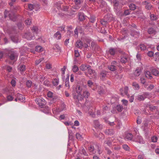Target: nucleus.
<instances>
[{"mask_svg":"<svg viewBox=\"0 0 159 159\" xmlns=\"http://www.w3.org/2000/svg\"><path fill=\"white\" fill-rule=\"evenodd\" d=\"M7 99L8 101H11L13 100V98L11 96L9 95L7 96Z\"/></svg>","mask_w":159,"mask_h":159,"instance_id":"50","label":"nucleus"},{"mask_svg":"<svg viewBox=\"0 0 159 159\" xmlns=\"http://www.w3.org/2000/svg\"><path fill=\"white\" fill-rule=\"evenodd\" d=\"M123 148L126 151H129V147L126 144H124L122 145Z\"/></svg>","mask_w":159,"mask_h":159,"instance_id":"47","label":"nucleus"},{"mask_svg":"<svg viewBox=\"0 0 159 159\" xmlns=\"http://www.w3.org/2000/svg\"><path fill=\"white\" fill-rule=\"evenodd\" d=\"M152 142H156L157 140V137L156 136H153L151 138Z\"/></svg>","mask_w":159,"mask_h":159,"instance_id":"48","label":"nucleus"},{"mask_svg":"<svg viewBox=\"0 0 159 159\" xmlns=\"http://www.w3.org/2000/svg\"><path fill=\"white\" fill-rule=\"evenodd\" d=\"M133 137V135L131 133H127L126 135L125 139V140H131Z\"/></svg>","mask_w":159,"mask_h":159,"instance_id":"20","label":"nucleus"},{"mask_svg":"<svg viewBox=\"0 0 159 159\" xmlns=\"http://www.w3.org/2000/svg\"><path fill=\"white\" fill-rule=\"evenodd\" d=\"M144 98V96L143 95H139L138 96L137 99L139 101L143 100Z\"/></svg>","mask_w":159,"mask_h":159,"instance_id":"45","label":"nucleus"},{"mask_svg":"<svg viewBox=\"0 0 159 159\" xmlns=\"http://www.w3.org/2000/svg\"><path fill=\"white\" fill-rule=\"evenodd\" d=\"M90 67H91L90 66L85 64H82L80 66V68L82 71H85V70H87L88 68Z\"/></svg>","mask_w":159,"mask_h":159,"instance_id":"11","label":"nucleus"},{"mask_svg":"<svg viewBox=\"0 0 159 159\" xmlns=\"http://www.w3.org/2000/svg\"><path fill=\"white\" fill-rule=\"evenodd\" d=\"M75 6H74V8L76 9H79L81 6L80 1V0H75Z\"/></svg>","mask_w":159,"mask_h":159,"instance_id":"12","label":"nucleus"},{"mask_svg":"<svg viewBox=\"0 0 159 159\" xmlns=\"http://www.w3.org/2000/svg\"><path fill=\"white\" fill-rule=\"evenodd\" d=\"M87 85L88 86L91 88H92L93 86V84L91 80H89L87 82Z\"/></svg>","mask_w":159,"mask_h":159,"instance_id":"39","label":"nucleus"},{"mask_svg":"<svg viewBox=\"0 0 159 159\" xmlns=\"http://www.w3.org/2000/svg\"><path fill=\"white\" fill-rule=\"evenodd\" d=\"M154 53L152 51H149L148 53V55L150 57H152Z\"/></svg>","mask_w":159,"mask_h":159,"instance_id":"62","label":"nucleus"},{"mask_svg":"<svg viewBox=\"0 0 159 159\" xmlns=\"http://www.w3.org/2000/svg\"><path fill=\"white\" fill-rule=\"evenodd\" d=\"M53 49L56 52H60V47L57 44H55L53 46Z\"/></svg>","mask_w":159,"mask_h":159,"instance_id":"19","label":"nucleus"},{"mask_svg":"<svg viewBox=\"0 0 159 159\" xmlns=\"http://www.w3.org/2000/svg\"><path fill=\"white\" fill-rule=\"evenodd\" d=\"M33 32L36 34L37 33V32L38 30V28L36 26H34L31 29Z\"/></svg>","mask_w":159,"mask_h":159,"instance_id":"41","label":"nucleus"},{"mask_svg":"<svg viewBox=\"0 0 159 159\" xmlns=\"http://www.w3.org/2000/svg\"><path fill=\"white\" fill-rule=\"evenodd\" d=\"M152 74L156 76H157L159 75V71L157 69H152Z\"/></svg>","mask_w":159,"mask_h":159,"instance_id":"26","label":"nucleus"},{"mask_svg":"<svg viewBox=\"0 0 159 159\" xmlns=\"http://www.w3.org/2000/svg\"><path fill=\"white\" fill-rule=\"evenodd\" d=\"M137 139H136V141L140 143H143V141L142 138L141 136L137 135Z\"/></svg>","mask_w":159,"mask_h":159,"instance_id":"32","label":"nucleus"},{"mask_svg":"<svg viewBox=\"0 0 159 159\" xmlns=\"http://www.w3.org/2000/svg\"><path fill=\"white\" fill-rule=\"evenodd\" d=\"M31 34V33L29 32L26 33L24 35V37L29 40L34 39V36H32Z\"/></svg>","mask_w":159,"mask_h":159,"instance_id":"9","label":"nucleus"},{"mask_svg":"<svg viewBox=\"0 0 159 159\" xmlns=\"http://www.w3.org/2000/svg\"><path fill=\"white\" fill-rule=\"evenodd\" d=\"M26 85L28 88L30 87L32 85V82L30 80H27L26 83Z\"/></svg>","mask_w":159,"mask_h":159,"instance_id":"38","label":"nucleus"},{"mask_svg":"<svg viewBox=\"0 0 159 159\" xmlns=\"http://www.w3.org/2000/svg\"><path fill=\"white\" fill-rule=\"evenodd\" d=\"M35 101L36 103L40 107L44 105L45 104L44 99L42 98H36L35 100Z\"/></svg>","mask_w":159,"mask_h":159,"instance_id":"8","label":"nucleus"},{"mask_svg":"<svg viewBox=\"0 0 159 159\" xmlns=\"http://www.w3.org/2000/svg\"><path fill=\"white\" fill-rule=\"evenodd\" d=\"M116 108L119 112H121L123 109V107L120 105H118L116 106Z\"/></svg>","mask_w":159,"mask_h":159,"instance_id":"40","label":"nucleus"},{"mask_svg":"<svg viewBox=\"0 0 159 159\" xmlns=\"http://www.w3.org/2000/svg\"><path fill=\"white\" fill-rule=\"evenodd\" d=\"M97 89L98 92L100 94H102L103 92V89L101 87L98 86Z\"/></svg>","mask_w":159,"mask_h":159,"instance_id":"27","label":"nucleus"},{"mask_svg":"<svg viewBox=\"0 0 159 159\" xmlns=\"http://www.w3.org/2000/svg\"><path fill=\"white\" fill-rule=\"evenodd\" d=\"M79 19L80 21H82L85 19V16L83 13H79L78 14Z\"/></svg>","mask_w":159,"mask_h":159,"instance_id":"30","label":"nucleus"},{"mask_svg":"<svg viewBox=\"0 0 159 159\" xmlns=\"http://www.w3.org/2000/svg\"><path fill=\"white\" fill-rule=\"evenodd\" d=\"M145 87L147 89V90L150 91L154 88V86L153 84H151L148 86L147 85H145Z\"/></svg>","mask_w":159,"mask_h":159,"instance_id":"29","label":"nucleus"},{"mask_svg":"<svg viewBox=\"0 0 159 159\" xmlns=\"http://www.w3.org/2000/svg\"><path fill=\"white\" fill-rule=\"evenodd\" d=\"M128 59L125 54L123 56L121 57L120 61L121 63H125L128 61Z\"/></svg>","mask_w":159,"mask_h":159,"instance_id":"14","label":"nucleus"},{"mask_svg":"<svg viewBox=\"0 0 159 159\" xmlns=\"http://www.w3.org/2000/svg\"><path fill=\"white\" fill-rule=\"evenodd\" d=\"M43 50V48L40 46H37L36 47L35 51L37 52H41Z\"/></svg>","mask_w":159,"mask_h":159,"instance_id":"34","label":"nucleus"},{"mask_svg":"<svg viewBox=\"0 0 159 159\" xmlns=\"http://www.w3.org/2000/svg\"><path fill=\"white\" fill-rule=\"evenodd\" d=\"M105 143L107 144L108 145L110 146L111 144V140L110 139H108L105 142Z\"/></svg>","mask_w":159,"mask_h":159,"instance_id":"58","label":"nucleus"},{"mask_svg":"<svg viewBox=\"0 0 159 159\" xmlns=\"http://www.w3.org/2000/svg\"><path fill=\"white\" fill-rule=\"evenodd\" d=\"M148 33L150 34H155L157 33L156 30L154 29L153 28H150L148 30Z\"/></svg>","mask_w":159,"mask_h":159,"instance_id":"17","label":"nucleus"},{"mask_svg":"<svg viewBox=\"0 0 159 159\" xmlns=\"http://www.w3.org/2000/svg\"><path fill=\"white\" fill-rule=\"evenodd\" d=\"M129 7L130 9L132 10H134L136 9V7L134 4H131L129 5Z\"/></svg>","mask_w":159,"mask_h":159,"instance_id":"42","label":"nucleus"},{"mask_svg":"<svg viewBox=\"0 0 159 159\" xmlns=\"http://www.w3.org/2000/svg\"><path fill=\"white\" fill-rule=\"evenodd\" d=\"M54 38L57 39H60L61 38V34L59 31H57L54 35Z\"/></svg>","mask_w":159,"mask_h":159,"instance_id":"21","label":"nucleus"},{"mask_svg":"<svg viewBox=\"0 0 159 159\" xmlns=\"http://www.w3.org/2000/svg\"><path fill=\"white\" fill-rule=\"evenodd\" d=\"M123 104L125 106H127L128 103V101L125 99H123L121 100Z\"/></svg>","mask_w":159,"mask_h":159,"instance_id":"54","label":"nucleus"},{"mask_svg":"<svg viewBox=\"0 0 159 159\" xmlns=\"http://www.w3.org/2000/svg\"><path fill=\"white\" fill-rule=\"evenodd\" d=\"M53 93L51 91H49L47 93V96L49 98H52L53 97Z\"/></svg>","mask_w":159,"mask_h":159,"instance_id":"49","label":"nucleus"},{"mask_svg":"<svg viewBox=\"0 0 159 159\" xmlns=\"http://www.w3.org/2000/svg\"><path fill=\"white\" fill-rule=\"evenodd\" d=\"M75 56L76 57H78L80 56L79 52L78 50H75Z\"/></svg>","mask_w":159,"mask_h":159,"instance_id":"52","label":"nucleus"},{"mask_svg":"<svg viewBox=\"0 0 159 159\" xmlns=\"http://www.w3.org/2000/svg\"><path fill=\"white\" fill-rule=\"evenodd\" d=\"M90 95L89 92L86 90L83 91V94H81L79 97V99L77 100L79 101V100H81L83 99L84 98H88Z\"/></svg>","mask_w":159,"mask_h":159,"instance_id":"7","label":"nucleus"},{"mask_svg":"<svg viewBox=\"0 0 159 159\" xmlns=\"http://www.w3.org/2000/svg\"><path fill=\"white\" fill-rule=\"evenodd\" d=\"M145 75L146 77L150 79H152V74L150 71H146L145 73Z\"/></svg>","mask_w":159,"mask_h":159,"instance_id":"23","label":"nucleus"},{"mask_svg":"<svg viewBox=\"0 0 159 159\" xmlns=\"http://www.w3.org/2000/svg\"><path fill=\"white\" fill-rule=\"evenodd\" d=\"M88 75H89L90 78L92 79L95 78L97 76V74L95 73V71L91 69V67L88 68L87 70Z\"/></svg>","mask_w":159,"mask_h":159,"instance_id":"5","label":"nucleus"},{"mask_svg":"<svg viewBox=\"0 0 159 159\" xmlns=\"http://www.w3.org/2000/svg\"><path fill=\"white\" fill-rule=\"evenodd\" d=\"M25 8H28L30 10L34 9L36 11L39 8V5L36 4H29L27 5H25Z\"/></svg>","mask_w":159,"mask_h":159,"instance_id":"6","label":"nucleus"},{"mask_svg":"<svg viewBox=\"0 0 159 159\" xmlns=\"http://www.w3.org/2000/svg\"><path fill=\"white\" fill-rule=\"evenodd\" d=\"M12 41L14 43H17L18 41V39L17 36H12L11 37Z\"/></svg>","mask_w":159,"mask_h":159,"instance_id":"31","label":"nucleus"},{"mask_svg":"<svg viewBox=\"0 0 159 159\" xmlns=\"http://www.w3.org/2000/svg\"><path fill=\"white\" fill-rule=\"evenodd\" d=\"M116 62L113 61L111 63V65L108 67L109 70L111 71H114L116 70V67L114 65L115 64Z\"/></svg>","mask_w":159,"mask_h":159,"instance_id":"13","label":"nucleus"},{"mask_svg":"<svg viewBox=\"0 0 159 159\" xmlns=\"http://www.w3.org/2000/svg\"><path fill=\"white\" fill-rule=\"evenodd\" d=\"M142 71V70L140 68L137 69L134 73V75L136 76H139L140 75Z\"/></svg>","mask_w":159,"mask_h":159,"instance_id":"18","label":"nucleus"},{"mask_svg":"<svg viewBox=\"0 0 159 159\" xmlns=\"http://www.w3.org/2000/svg\"><path fill=\"white\" fill-rule=\"evenodd\" d=\"M16 1V0H10L9 5L10 6H12Z\"/></svg>","mask_w":159,"mask_h":159,"instance_id":"56","label":"nucleus"},{"mask_svg":"<svg viewBox=\"0 0 159 159\" xmlns=\"http://www.w3.org/2000/svg\"><path fill=\"white\" fill-rule=\"evenodd\" d=\"M107 73L105 71H103L101 72L100 74V76L101 79L104 80L107 76Z\"/></svg>","mask_w":159,"mask_h":159,"instance_id":"16","label":"nucleus"},{"mask_svg":"<svg viewBox=\"0 0 159 159\" xmlns=\"http://www.w3.org/2000/svg\"><path fill=\"white\" fill-rule=\"evenodd\" d=\"M65 85L66 87H68L69 89L70 87V85L69 84V81L68 80H66L65 82Z\"/></svg>","mask_w":159,"mask_h":159,"instance_id":"61","label":"nucleus"},{"mask_svg":"<svg viewBox=\"0 0 159 159\" xmlns=\"http://www.w3.org/2000/svg\"><path fill=\"white\" fill-rule=\"evenodd\" d=\"M93 126L96 128H100V125L98 120H94L93 122Z\"/></svg>","mask_w":159,"mask_h":159,"instance_id":"25","label":"nucleus"},{"mask_svg":"<svg viewBox=\"0 0 159 159\" xmlns=\"http://www.w3.org/2000/svg\"><path fill=\"white\" fill-rule=\"evenodd\" d=\"M76 46L78 48L82 49L83 48H87L88 46V45L86 43L83 44L82 42L80 40L77 41L76 43Z\"/></svg>","mask_w":159,"mask_h":159,"instance_id":"4","label":"nucleus"},{"mask_svg":"<svg viewBox=\"0 0 159 159\" xmlns=\"http://www.w3.org/2000/svg\"><path fill=\"white\" fill-rule=\"evenodd\" d=\"M25 24L26 25H30L31 23V20L30 19H28L25 21Z\"/></svg>","mask_w":159,"mask_h":159,"instance_id":"53","label":"nucleus"},{"mask_svg":"<svg viewBox=\"0 0 159 159\" xmlns=\"http://www.w3.org/2000/svg\"><path fill=\"white\" fill-rule=\"evenodd\" d=\"M26 66L24 65H19L18 69V70L21 73L24 71L26 70Z\"/></svg>","mask_w":159,"mask_h":159,"instance_id":"15","label":"nucleus"},{"mask_svg":"<svg viewBox=\"0 0 159 159\" xmlns=\"http://www.w3.org/2000/svg\"><path fill=\"white\" fill-rule=\"evenodd\" d=\"M7 70L9 72L11 71L12 70V67L9 66H6Z\"/></svg>","mask_w":159,"mask_h":159,"instance_id":"60","label":"nucleus"},{"mask_svg":"<svg viewBox=\"0 0 159 159\" xmlns=\"http://www.w3.org/2000/svg\"><path fill=\"white\" fill-rule=\"evenodd\" d=\"M8 56L11 60L16 61L18 57V54L16 52L10 51L9 52Z\"/></svg>","mask_w":159,"mask_h":159,"instance_id":"3","label":"nucleus"},{"mask_svg":"<svg viewBox=\"0 0 159 159\" xmlns=\"http://www.w3.org/2000/svg\"><path fill=\"white\" fill-rule=\"evenodd\" d=\"M16 97L18 99V100H19L21 102H24L25 101V98L24 96L22 95L17 93L16 94Z\"/></svg>","mask_w":159,"mask_h":159,"instance_id":"10","label":"nucleus"},{"mask_svg":"<svg viewBox=\"0 0 159 159\" xmlns=\"http://www.w3.org/2000/svg\"><path fill=\"white\" fill-rule=\"evenodd\" d=\"M52 83L54 86H57L58 84L59 80L58 78L54 79L52 80Z\"/></svg>","mask_w":159,"mask_h":159,"instance_id":"22","label":"nucleus"},{"mask_svg":"<svg viewBox=\"0 0 159 159\" xmlns=\"http://www.w3.org/2000/svg\"><path fill=\"white\" fill-rule=\"evenodd\" d=\"M124 93L125 94L127 95L128 93V88L127 87H125L124 88Z\"/></svg>","mask_w":159,"mask_h":159,"instance_id":"63","label":"nucleus"},{"mask_svg":"<svg viewBox=\"0 0 159 159\" xmlns=\"http://www.w3.org/2000/svg\"><path fill=\"white\" fill-rule=\"evenodd\" d=\"M90 154L92 155L95 153L94 147L93 146H91L89 148Z\"/></svg>","mask_w":159,"mask_h":159,"instance_id":"24","label":"nucleus"},{"mask_svg":"<svg viewBox=\"0 0 159 159\" xmlns=\"http://www.w3.org/2000/svg\"><path fill=\"white\" fill-rule=\"evenodd\" d=\"M76 138L79 140H81L83 138L81 135L79 133H77L76 134Z\"/></svg>","mask_w":159,"mask_h":159,"instance_id":"43","label":"nucleus"},{"mask_svg":"<svg viewBox=\"0 0 159 159\" xmlns=\"http://www.w3.org/2000/svg\"><path fill=\"white\" fill-rule=\"evenodd\" d=\"M43 60V58H41L39 59V60H36V61H35V64L37 65L39 64Z\"/></svg>","mask_w":159,"mask_h":159,"instance_id":"55","label":"nucleus"},{"mask_svg":"<svg viewBox=\"0 0 159 159\" xmlns=\"http://www.w3.org/2000/svg\"><path fill=\"white\" fill-rule=\"evenodd\" d=\"M4 15L5 18L8 16L10 19L11 20L15 21L16 20V16L13 12H11V11H8L5 10L4 13Z\"/></svg>","mask_w":159,"mask_h":159,"instance_id":"2","label":"nucleus"},{"mask_svg":"<svg viewBox=\"0 0 159 159\" xmlns=\"http://www.w3.org/2000/svg\"><path fill=\"white\" fill-rule=\"evenodd\" d=\"M82 91V87L79 85H77L75 90H74L72 92V95L73 96V98L77 100L79 99V97L81 95Z\"/></svg>","mask_w":159,"mask_h":159,"instance_id":"1","label":"nucleus"},{"mask_svg":"<svg viewBox=\"0 0 159 159\" xmlns=\"http://www.w3.org/2000/svg\"><path fill=\"white\" fill-rule=\"evenodd\" d=\"M157 107L153 106H150L149 107L150 110L151 111H153L155 110V109H157Z\"/></svg>","mask_w":159,"mask_h":159,"instance_id":"57","label":"nucleus"},{"mask_svg":"<svg viewBox=\"0 0 159 159\" xmlns=\"http://www.w3.org/2000/svg\"><path fill=\"white\" fill-rule=\"evenodd\" d=\"M140 48L141 50H144L146 49V47L144 44H141L140 45Z\"/></svg>","mask_w":159,"mask_h":159,"instance_id":"51","label":"nucleus"},{"mask_svg":"<svg viewBox=\"0 0 159 159\" xmlns=\"http://www.w3.org/2000/svg\"><path fill=\"white\" fill-rule=\"evenodd\" d=\"M116 52V49L113 48H111L109 49V52L111 55H114Z\"/></svg>","mask_w":159,"mask_h":159,"instance_id":"28","label":"nucleus"},{"mask_svg":"<svg viewBox=\"0 0 159 159\" xmlns=\"http://www.w3.org/2000/svg\"><path fill=\"white\" fill-rule=\"evenodd\" d=\"M114 6L116 7L117 6L119 5V2L116 0L114 1L113 2Z\"/></svg>","mask_w":159,"mask_h":159,"instance_id":"59","label":"nucleus"},{"mask_svg":"<svg viewBox=\"0 0 159 159\" xmlns=\"http://www.w3.org/2000/svg\"><path fill=\"white\" fill-rule=\"evenodd\" d=\"M79 70L78 67L76 65H74L72 68V70L74 72H77Z\"/></svg>","mask_w":159,"mask_h":159,"instance_id":"36","label":"nucleus"},{"mask_svg":"<svg viewBox=\"0 0 159 159\" xmlns=\"http://www.w3.org/2000/svg\"><path fill=\"white\" fill-rule=\"evenodd\" d=\"M105 133L107 134H112L113 133V131L111 129H107L105 130Z\"/></svg>","mask_w":159,"mask_h":159,"instance_id":"33","label":"nucleus"},{"mask_svg":"<svg viewBox=\"0 0 159 159\" xmlns=\"http://www.w3.org/2000/svg\"><path fill=\"white\" fill-rule=\"evenodd\" d=\"M150 18L151 20H155L157 19L156 16H155L153 14H151Z\"/></svg>","mask_w":159,"mask_h":159,"instance_id":"35","label":"nucleus"},{"mask_svg":"<svg viewBox=\"0 0 159 159\" xmlns=\"http://www.w3.org/2000/svg\"><path fill=\"white\" fill-rule=\"evenodd\" d=\"M16 79L15 78H14L12 79L11 81V83L12 85V86L14 87L15 86L16 84Z\"/></svg>","mask_w":159,"mask_h":159,"instance_id":"44","label":"nucleus"},{"mask_svg":"<svg viewBox=\"0 0 159 159\" xmlns=\"http://www.w3.org/2000/svg\"><path fill=\"white\" fill-rule=\"evenodd\" d=\"M132 85L135 89H138L139 88V86L138 84L136 82H134L133 83Z\"/></svg>","mask_w":159,"mask_h":159,"instance_id":"37","label":"nucleus"},{"mask_svg":"<svg viewBox=\"0 0 159 159\" xmlns=\"http://www.w3.org/2000/svg\"><path fill=\"white\" fill-rule=\"evenodd\" d=\"M145 7L147 10H150L152 8V6L149 3L148 5L145 6Z\"/></svg>","mask_w":159,"mask_h":159,"instance_id":"46","label":"nucleus"},{"mask_svg":"<svg viewBox=\"0 0 159 159\" xmlns=\"http://www.w3.org/2000/svg\"><path fill=\"white\" fill-rule=\"evenodd\" d=\"M66 67L65 66H64L61 69V71H62V75H64L65 73V70H66Z\"/></svg>","mask_w":159,"mask_h":159,"instance_id":"64","label":"nucleus"}]
</instances>
